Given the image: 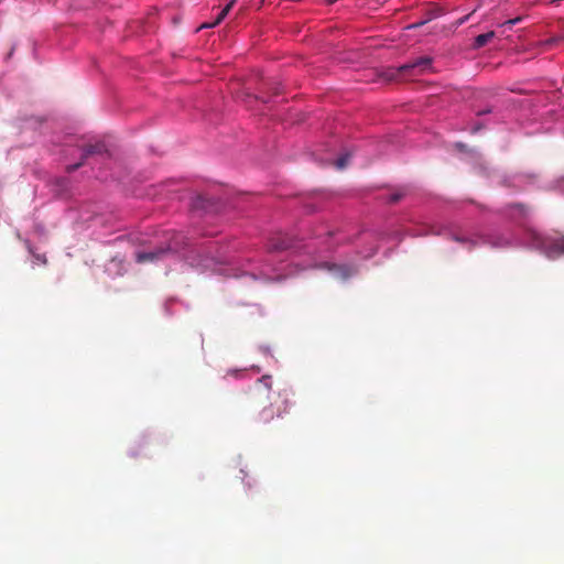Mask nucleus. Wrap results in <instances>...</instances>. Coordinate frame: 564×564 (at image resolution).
Wrapping results in <instances>:
<instances>
[{
  "mask_svg": "<svg viewBox=\"0 0 564 564\" xmlns=\"http://www.w3.org/2000/svg\"><path fill=\"white\" fill-rule=\"evenodd\" d=\"M249 405L257 411L260 423L267 424L275 416L286 412V400H282L280 393L271 390V377L263 376L259 379L249 393Z\"/></svg>",
  "mask_w": 564,
  "mask_h": 564,
  "instance_id": "f257e3e1",
  "label": "nucleus"
},
{
  "mask_svg": "<svg viewBox=\"0 0 564 564\" xmlns=\"http://www.w3.org/2000/svg\"><path fill=\"white\" fill-rule=\"evenodd\" d=\"M430 69H432V58L429 56H421L399 67L386 68L379 74V76L384 83H391L404 79L408 76L423 74Z\"/></svg>",
  "mask_w": 564,
  "mask_h": 564,
  "instance_id": "f03ea898",
  "label": "nucleus"
},
{
  "mask_svg": "<svg viewBox=\"0 0 564 564\" xmlns=\"http://www.w3.org/2000/svg\"><path fill=\"white\" fill-rule=\"evenodd\" d=\"M532 246L542 251L547 258L555 259L564 254V238H545L538 232H531Z\"/></svg>",
  "mask_w": 564,
  "mask_h": 564,
  "instance_id": "7ed1b4c3",
  "label": "nucleus"
},
{
  "mask_svg": "<svg viewBox=\"0 0 564 564\" xmlns=\"http://www.w3.org/2000/svg\"><path fill=\"white\" fill-rule=\"evenodd\" d=\"M177 246L175 242H170L166 247H160L150 251H138L135 253V261L138 263L156 262L163 260L171 252H176Z\"/></svg>",
  "mask_w": 564,
  "mask_h": 564,
  "instance_id": "20e7f679",
  "label": "nucleus"
},
{
  "mask_svg": "<svg viewBox=\"0 0 564 564\" xmlns=\"http://www.w3.org/2000/svg\"><path fill=\"white\" fill-rule=\"evenodd\" d=\"M107 152L106 144L104 142H96L94 144H87L83 149V159L80 162L76 164H72L67 166V172L72 173L76 170H78L84 164V160L88 156L95 155V154H104Z\"/></svg>",
  "mask_w": 564,
  "mask_h": 564,
  "instance_id": "39448f33",
  "label": "nucleus"
},
{
  "mask_svg": "<svg viewBox=\"0 0 564 564\" xmlns=\"http://www.w3.org/2000/svg\"><path fill=\"white\" fill-rule=\"evenodd\" d=\"M321 268H325L330 271L335 276L339 279H347L352 274V269L348 265L335 264V263H323Z\"/></svg>",
  "mask_w": 564,
  "mask_h": 564,
  "instance_id": "423d86ee",
  "label": "nucleus"
},
{
  "mask_svg": "<svg viewBox=\"0 0 564 564\" xmlns=\"http://www.w3.org/2000/svg\"><path fill=\"white\" fill-rule=\"evenodd\" d=\"M214 204L215 203L210 198H208L206 195L199 194L193 198L192 206L195 209L212 210Z\"/></svg>",
  "mask_w": 564,
  "mask_h": 564,
  "instance_id": "0eeeda50",
  "label": "nucleus"
},
{
  "mask_svg": "<svg viewBox=\"0 0 564 564\" xmlns=\"http://www.w3.org/2000/svg\"><path fill=\"white\" fill-rule=\"evenodd\" d=\"M480 239L482 240V243L490 245L495 248H503L510 245L509 240L502 236L480 237Z\"/></svg>",
  "mask_w": 564,
  "mask_h": 564,
  "instance_id": "6e6552de",
  "label": "nucleus"
},
{
  "mask_svg": "<svg viewBox=\"0 0 564 564\" xmlns=\"http://www.w3.org/2000/svg\"><path fill=\"white\" fill-rule=\"evenodd\" d=\"M230 11V6H226L224 9L220 10V12L218 13L217 18L215 19L214 22L212 23H204L200 25L199 29H204V28H215L217 26L218 24H220L225 18L228 15Z\"/></svg>",
  "mask_w": 564,
  "mask_h": 564,
  "instance_id": "1a4fd4ad",
  "label": "nucleus"
},
{
  "mask_svg": "<svg viewBox=\"0 0 564 564\" xmlns=\"http://www.w3.org/2000/svg\"><path fill=\"white\" fill-rule=\"evenodd\" d=\"M495 36V32L494 31H489L487 33H484V34H479L475 37V47H482L485 46L492 37Z\"/></svg>",
  "mask_w": 564,
  "mask_h": 564,
  "instance_id": "9d476101",
  "label": "nucleus"
},
{
  "mask_svg": "<svg viewBox=\"0 0 564 564\" xmlns=\"http://www.w3.org/2000/svg\"><path fill=\"white\" fill-rule=\"evenodd\" d=\"M452 238H453V240H455L457 242L464 243L468 250H471L473 248H475L478 245V242L471 238H467V237H463V236H458V235H453Z\"/></svg>",
  "mask_w": 564,
  "mask_h": 564,
  "instance_id": "9b49d317",
  "label": "nucleus"
},
{
  "mask_svg": "<svg viewBox=\"0 0 564 564\" xmlns=\"http://www.w3.org/2000/svg\"><path fill=\"white\" fill-rule=\"evenodd\" d=\"M351 154L349 152L343 154L341 156H339L336 161H335V166L338 169V170H343L347 166L348 164V161L350 159Z\"/></svg>",
  "mask_w": 564,
  "mask_h": 564,
  "instance_id": "f8f14e48",
  "label": "nucleus"
},
{
  "mask_svg": "<svg viewBox=\"0 0 564 564\" xmlns=\"http://www.w3.org/2000/svg\"><path fill=\"white\" fill-rule=\"evenodd\" d=\"M404 196V193L402 192H397V193H393L389 196V203H398L402 197Z\"/></svg>",
  "mask_w": 564,
  "mask_h": 564,
  "instance_id": "ddd939ff",
  "label": "nucleus"
},
{
  "mask_svg": "<svg viewBox=\"0 0 564 564\" xmlns=\"http://www.w3.org/2000/svg\"><path fill=\"white\" fill-rule=\"evenodd\" d=\"M522 19H523L522 17H517V18H514V19L507 20L506 22H503V23L501 24V26H509V28H511V26H513L514 24H517V23L521 22V21H522Z\"/></svg>",
  "mask_w": 564,
  "mask_h": 564,
  "instance_id": "4468645a",
  "label": "nucleus"
},
{
  "mask_svg": "<svg viewBox=\"0 0 564 564\" xmlns=\"http://www.w3.org/2000/svg\"><path fill=\"white\" fill-rule=\"evenodd\" d=\"M271 248L273 250H285V249L290 248V245L285 241H281L279 243H272Z\"/></svg>",
  "mask_w": 564,
  "mask_h": 564,
  "instance_id": "2eb2a0df",
  "label": "nucleus"
},
{
  "mask_svg": "<svg viewBox=\"0 0 564 564\" xmlns=\"http://www.w3.org/2000/svg\"><path fill=\"white\" fill-rule=\"evenodd\" d=\"M513 208H516L522 217H525L528 215V208L524 205L516 204L513 205Z\"/></svg>",
  "mask_w": 564,
  "mask_h": 564,
  "instance_id": "dca6fc26",
  "label": "nucleus"
},
{
  "mask_svg": "<svg viewBox=\"0 0 564 564\" xmlns=\"http://www.w3.org/2000/svg\"><path fill=\"white\" fill-rule=\"evenodd\" d=\"M423 24H424V22H420V23L412 24L409 28H417V26L423 25Z\"/></svg>",
  "mask_w": 564,
  "mask_h": 564,
  "instance_id": "f3484780",
  "label": "nucleus"
},
{
  "mask_svg": "<svg viewBox=\"0 0 564 564\" xmlns=\"http://www.w3.org/2000/svg\"><path fill=\"white\" fill-rule=\"evenodd\" d=\"M236 2H237V0H230L227 6H230V9H231L235 6Z\"/></svg>",
  "mask_w": 564,
  "mask_h": 564,
  "instance_id": "a211bd4d",
  "label": "nucleus"
},
{
  "mask_svg": "<svg viewBox=\"0 0 564 564\" xmlns=\"http://www.w3.org/2000/svg\"><path fill=\"white\" fill-rule=\"evenodd\" d=\"M466 19H467V17H465V18H463V19H460V20L458 21V23H459V24L464 23Z\"/></svg>",
  "mask_w": 564,
  "mask_h": 564,
  "instance_id": "6ab92c4d",
  "label": "nucleus"
}]
</instances>
